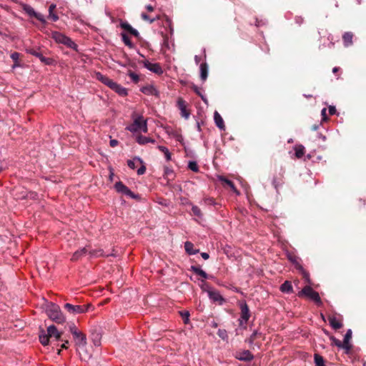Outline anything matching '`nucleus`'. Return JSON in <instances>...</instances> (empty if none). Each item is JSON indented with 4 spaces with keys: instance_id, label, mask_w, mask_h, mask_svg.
Returning <instances> with one entry per match:
<instances>
[{
    "instance_id": "obj_10",
    "label": "nucleus",
    "mask_w": 366,
    "mask_h": 366,
    "mask_svg": "<svg viewBox=\"0 0 366 366\" xmlns=\"http://www.w3.org/2000/svg\"><path fill=\"white\" fill-rule=\"evenodd\" d=\"M177 106L178 109L180 110V114L182 117L185 119H188L190 116V112L187 109V103L181 97L178 98L177 101Z\"/></svg>"
},
{
    "instance_id": "obj_55",
    "label": "nucleus",
    "mask_w": 366,
    "mask_h": 366,
    "mask_svg": "<svg viewBox=\"0 0 366 366\" xmlns=\"http://www.w3.org/2000/svg\"><path fill=\"white\" fill-rule=\"evenodd\" d=\"M200 61H201L200 56H199L197 55L194 56V61H195L196 64H199Z\"/></svg>"
},
{
    "instance_id": "obj_49",
    "label": "nucleus",
    "mask_w": 366,
    "mask_h": 366,
    "mask_svg": "<svg viewBox=\"0 0 366 366\" xmlns=\"http://www.w3.org/2000/svg\"><path fill=\"white\" fill-rule=\"evenodd\" d=\"M145 171H146V167H145V166L142 165L140 168H139L137 169V174L139 175H142V174H144Z\"/></svg>"
},
{
    "instance_id": "obj_5",
    "label": "nucleus",
    "mask_w": 366,
    "mask_h": 366,
    "mask_svg": "<svg viewBox=\"0 0 366 366\" xmlns=\"http://www.w3.org/2000/svg\"><path fill=\"white\" fill-rule=\"evenodd\" d=\"M48 317L58 324H62L65 322L66 318L64 316L60 307L54 303H49L46 309Z\"/></svg>"
},
{
    "instance_id": "obj_59",
    "label": "nucleus",
    "mask_w": 366,
    "mask_h": 366,
    "mask_svg": "<svg viewBox=\"0 0 366 366\" xmlns=\"http://www.w3.org/2000/svg\"><path fill=\"white\" fill-rule=\"evenodd\" d=\"M206 202H207L208 204H214V200L213 199L209 198L206 199Z\"/></svg>"
},
{
    "instance_id": "obj_16",
    "label": "nucleus",
    "mask_w": 366,
    "mask_h": 366,
    "mask_svg": "<svg viewBox=\"0 0 366 366\" xmlns=\"http://www.w3.org/2000/svg\"><path fill=\"white\" fill-rule=\"evenodd\" d=\"M328 320L330 326L335 330L340 329L342 327L341 320L335 316H330Z\"/></svg>"
},
{
    "instance_id": "obj_39",
    "label": "nucleus",
    "mask_w": 366,
    "mask_h": 366,
    "mask_svg": "<svg viewBox=\"0 0 366 366\" xmlns=\"http://www.w3.org/2000/svg\"><path fill=\"white\" fill-rule=\"evenodd\" d=\"M24 11L26 14H28L30 16H34L36 11L30 6H26L24 7Z\"/></svg>"
},
{
    "instance_id": "obj_53",
    "label": "nucleus",
    "mask_w": 366,
    "mask_h": 366,
    "mask_svg": "<svg viewBox=\"0 0 366 366\" xmlns=\"http://www.w3.org/2000/svg\"><path fill=\"white\" fill-rule=\"evenodd\" d=\"M201 256H202V257L204 259H209V254H208V253H207V252H202V253H201Z\"/></svg>"
},
{
    "instance_id": "obj_61",
    "label": "nucleus",
    "mask_w": 366,
    "mask_h": 366,
    "mask_svg": "<svg viewBox=\"0 0 366 366\" xmlns=\"http://www.w3.org/2000/svg\"><path fill=\"white\" fill-rule=\"evenodd\" d=\"M257 335V331H254L250 337H253V339L255 340Z\"/></svg>"
},
{
    "instance_id": "obj_11",
    "label": "nucleus",
    "mask_w": 366,
    "mask_h": 366,
    "mask_svg": "<svg viewBox=\"0 0 366 366\" xmlns=\"http://www.w3.org/2000/svg\"><path fill=\"white\" fill-rule=\"evenodd\" d=\"M26 53L30 54L37 58L39 59V60L44 63L45 64L49 65L51 62V59L49 58L44 57L41 52L39 51L38 49L35 48H28L26 49Z\"/></svg>"
},
{
    "instance_id": "obj_48",
    "label": "nucleus",
    "mask_w": 366,
    "mask_h": 366,
    "mask_svg": "<svg viewBox=\"0 0 366 366\" xmlns=\"http://www.w3.org/2000/svg\"><path fill=\"white\" fill-rule=\"evenodd\" d=\"M131 34L134 35V36L136 37H138L139 34L138 32V31L135 29H134L133 27L131 28V29L129 30V31Z\"/></svg>"
},
{
    "instance_id": "obj_64",
    "label": "nucleus",
    "mask_w": 366,
    "mask_h": 366,
    "mask_svg": "<svg viewBox=\"0 0 366 366\" xmlns=\"http://www.w3.org/2000/svg\"><path fill=\"white\" fill-rule=\"evenodd\" d=\"M211 325H212V327H214V328L217 327V326H218L217 323L216 322H214V321H213L212 322Z\"/></svg>"
},
{
    "instance_id": "obj_26",
    "label": "nucleus",
    "mask_w": 366,
    "mask_h": 366,
    "mask_svg": "<svg viewBox=\"0 0 366 366\" xmlns=\"http://www.w3.org/2000/svg\"><path fill=\"white\" fill-rule=\"evenodd\" d=\"M208 295H209V298L212 299L214 302L223 300V298L221 296V295L217 291H214V290L208 291Z\"/></svg>"
},
{
    "instance_id": "obj_62",
    "label": "nucleus",
    "mask_w": 366,
    "mask_h": 366,
    "mask_svg": "<svg viewBox=\"0 0 366 366\" xmlns=\"http://www.w3.org/2000/svg\"><path fill=\"white\" fill-rule=\"evenodd\" d=\"M319 127H320V125L315 124V125L312 126V130L315 131V130H317L319 129Z\"/></svg>"
},
{
    "instance_id": "obj_52",
    "label": "nucleus",
    "mask_w": 366,
    "mask_h": 366,
    "mask_svg": "<svg viewBox=\"0 0 366 366\" xmlns=\"http://www.w3.org/2000/svg\"><path fill=\"white\" fill-rule=\"evenodd\" d=\"M321 114L322 116V119L323 120H326L327 118V116H326V109L325 108H323L321 111Z\"/></svg>"
},
{
    "instance_id": "obj_3",
    "label": "nucleus",
    "mask_w": 366,
    "mask_h": 366,
    "mask_svg": "<svg viewBox=\"0 0 366 366\" xmlns=\"http://www.w3.org/2000/svg\"><path fill=\"white\" fill-rule=\"evenodd\" d=\"M73 338L81 360L89 359L91 357V355L87 353L85 350L87 344L86 335L79 331L76 335H73Z\"/></svg>"
},
{
    "instance_id": "obj_32",
    "label": "nucleus",
    "mask_w": 366,
    "mask_h": 366,
    "mask_svg": "<svg viewBox=\"0 0 366 366\" xmlns=\"http://www.w3.org/2000/svg\"><path fill=\"white\" fill-rule=\"evenodd\" d=\"M295 155L297 158H301L305 154V147L302 145H297L295 147Z\"/></svg>"
},
{
    "instance_id": "obj_54",
    "label": "nucleus",
    "mask_w": 366,
    "mask_h": 366,
    "mask_svg": "<svg viewBox=\"0 0 366 366\" xmlns=\"http://www.w3.org/2000/svg\"><path fill=\"white\" fill-rule=\"evenodd\" d=\"M55 8H56L55 4H51L49 7V12H53L54 10L55 9Z\"/></svg>"
},
{
    "instance_id": "obj_20",
    "label": "nucleus",
    "mask_w": 366,
    "mask_h": 366,
    "mask_svg": "<svg viewBox=\"0 0 366 366\" xmlns=\"http://www.w3.org/2000/svg\"><path fill=\"white\" fill-rule=\"evenodd\" d=\"M137 142L140 145H144L147 143H154L155 140L147 137L138 135L136 138Z\"/></svg>"
},
{
    "instance_id": "obj_27",
    "label": "nucleus",
    "mask_w": 366,
    "mask_h": 366,
    "mask_svg": "<svg viewBox=\"0 0 366 366\" xmlns=\"http://www.w3.org/2000/svg\"><path fill=\"white\" fill-rule=\"evenodd\" d=\"M158 149L164 154L166 161L169 162L172 159V154L167 147L164 146H158Z\"/></svg>"
},
{
    "instance_id": "obj_56",
    "label": "nucleus",
    "mask_w": 366,
    "mask_h": 366,
    "mask_svg": "<svg viewBox=\"0 0 366 366\" xmlns=\"http://www.w3.org/2000/svg\"><path fill=\"white\" fill-rule=\"evenodd\" d=\"M69 341L68 340H66L61 346V348H64V349H66L67 348V345H69Z\"/></svg>"
},
{
    "instance_id": "obj_33",
    "label": "nucleus",
    "mask_w": 366,
    "mask_h": 366,
    "mask_svg": "<svg viewBox=\"0 0 366 366\" xmlns=\"http://www.w3.org/2000/svg\"><path fill=\"white\" fill-rule=\"evenodd\" d=\"M137 162H139L140 164L142 163V161L141 160L140 158L139 157H135L133 159H131V160H128L127 162V165L129 168L131 169H135L136 168V163Z\"/></svg>"
},
{
    "instance_id": "obj_37",
    "label": "nucleus",
    "mask_w": 366,
    "mask_h": 366,
    "mask_svg": "<svg viewBox=\"0 0 366 366\" xmlns=\"http://www.w3.org/2000/svg\"><path fill=\"white\" fill-rule=\"evenodd\" d=\"M192 213L194 214V215H195L199 218L202 217V213L200 209L197 206H194V205L192 206Z\"/></svg>"
},
{
    "instance_id": "obj_36",
    "label": "nucleus",
    "mask_w": 366,
    "mask_h": 366,
    "mask_svg": "<svg viewBox=\"0 0 366 366\" xmlns=\"http://www.w3.org/2000/svg\"><path fill=\"white\" fill-rule=\"evenodd\" d=\"M180 315L183 318L184 322L185 324L189 323V311H180L179 312Z\"/></svg>"
},
{
    "instance_id": "obj_9",
    "label": "nucleus",
    "mask_w": 366,
    "mask_h": 366,
    "mask_svg": "<svg viewBox=\"0 0 366 366\" xmlns=\"http://www.w3.org/2000/svg\"><path fill=\"white\" fill-rule=\"evenodd\" d=\"M114 188L117 192L125 194L132 199L136 198V195L122 182H118L114 184Z\"/></svg>"
},
{
    "instance_id": "obj_28",
    "label": "nucleus",
    "mask_w": 366,
    "mask_h": 366,
    "mask_svg": "<svg viewBox=\"0 0 366 366\" xmlns=\"http://www.w3.org/2000/svg\"><path fill=\"white\" fill-rule=\"evenodd\" d=\"M191 270L192 272H194L196 274L199 275L200 277H202L204 279H207L208 277L207 274L204 270H202L200 267H199L197 266H192Z\"/></svg>"
},
{
    "instance_id": "obj_35",
    "label": "nucleus",
    "mask_w": 366,
    "mask_h": 366,
    "mask_svg": "<svg viewBox=\"0 0 366 366\" xmlns=\"http://www.w3.org/2000/svg\"><path fill=\"white\" fill-rule=\"evenodd\" d=\"M188 168L194 172H199V167L197 163L194 161L189 162Z\"/></svg>"
},
{
    "instance_id": "obj_30",
    "label": "nucleus",
    "mask_w": 366,
    "mask_h": 366,
    "mask_svg": "<svg viewBox=\"0 0 366 366\" xmlns=\"http://www.w3.org/2000/svg\"><path fill=\"white\" fill-rule=\"evenodd\" d=\"M314 360L315 366H325L323 357L319 354H315Z\"/></svg>"
},
{
    "instance_id": "obj_6",
    "label": "nucleus",
    "mask_w": 366,
    "mask_h": 366,
    "mask_svg": "<svg viewBox=\"0 0 366 366\" xmlns=\"http://www.w3.org/2000/svg\"><path fill=\"white\" fill-rule=\"evenodd\" d=\"M51 37L56 43L66 45L69 48L76 49L77 47L76 44L69 37L59 31H53Z\"/></svg>"
},
{
    "instance_id": "obj_21",
    "label": "nucleus",
    "mask_w": 366,
    "mask_h": 366,
    "mask_svg": "<svg viewBox=\"0 0 366 366\" xmlns=\"http://www.w3.org/2000/svg\"><path fill=\"white\" fill-rule=\"evenodd\" d=\"M353 34L352 32H345L342 36L344 45L347 47L352 44Z\"/></svg>"
},
{
    "instance_id": "obj_29",
    "label": "nucleus",
    "mask_w": 366,
    "mask_h": 366,
    "mask_svg": "<svg viewBox=\"0 0 366 366\" xmlns=\"http://www.w3.org/2000/svg\"><path fill=\"white\" fill-rule=\"evenodd\" d=\"M280 290L282 292L291 293L292 292V286L290 282L285 281L281 286Z\"/></svg>"
},
{
    "instance_id": "obj_22",
    "label": "nucleus",
    "mask_w": 366,
    "mask_h": 366,
    "mask_svg": "<svg viewBox=\"0 0 366 366\" xmlns=\"http://www.w3.org/2000/svg\"><path fill=\"white\" fill-rule=\"evenodd\" d=\"M184 249L189 254H196L199 252V249H194V244L191 242H186L184 243Z\"/></svg>"
},
{
    "instance_id": "obj_42",
    "label": "nucleus",
    "mask_w": 366,
    "mask_h": 366,
    "mask_svg": "<svg viewBox=\"0 0 366 366\" xmlns=\"http://www.w3.org/2000/svg\"><path fill=\"white\" fill-rule=\"evenodd\" d=\"M128 74L134 83H137L139 81V77L138 74L131 71H129Z\"/></svg>"
},
{
    "instance_id": "obj_4",
    "label": "nucleus",
    "mask_w": 366,
    "mask_h": 366,
    "mask_svg": "<svg viewBox=\"0 0 366 366\" xmlns=\"http://www.w3.org/2000/svg\"><path fill=\"white\" fill-rule=\"evenodd\" d=\"M96 77L99 81H102L103 84L108 86L113 91L119 94L120 96L124 97L127 94V91L124 87L113 81L109 77L103 75L100 72H97L96 74Z\"/></svg>"
},
{
    "instance_id": "obj_46",
    "label": "nucleus",
    "mask_w": 366,
    "mask_h": 366,
    "mask_svg": "<svg viewBox=\"0 0 366 366\" xmlns=\"http://www.w3.org/2000/svg\"><path fill=\"white\" fill-rule=\"evenodd\" d=\"M53 21H56L59 19V16L57 14L53 12H49V16Z\"/></svg>"
},
{
    "instance_id": "obj_24",
    "label": "nucleus",
    "mask_w": 366,
    "mask_h": 366,
    "mask_svg": "<svg viewBox=\"0 0 366 366\" xmlns=\"http://www.w3.org/2000/svg\"><path fill=\"white\" fill-rule=\"evenodd\" d=\"M219 179L226 185H227L229 187L231 188L232 191H234L236 194H239V192L237 190L234 183L230 181L229 179L225 178L224 177L220 176L219 177Z\"/></svg>"
},
{
    "instance_id": "obj_23",
    "label": "nucleus",
    "mask_w": 366,
    "mask_h": 366,
    "mask_svg": "<svg viewBox=\"0 0 366 366\" xmlns=\"http://www.w3.org/2000/svg\"><path fill=\"white\" fill-rule=\"evenodd\" d=\"M200 69V78L202 81H205L208 74V65L207 63H202L199 66Z\"/></svg>"
},
{
    "instance_id": "obj_18",
    "label": "nucleus",
    "mask_w": 366,
    "mask_h": 366,
    "mask_svg": "<svg viewBox=\"0 0 366 366\" xmlns=\"http://www.w3.org/2000/svg\"><path fill=\"white\" fill-rule=\"evenodd\" d=\"M352 338V330H348L346 332V334L345 335V337H344V340H343V349H345L347 352H348L350 348H351V346L350 345V340H351Z\"/></svg>"
},
{
    "instance_id": "obj_51",
    "label": "nucleus",
    "mask_w": 366,
    "mask_h": 366,
    "mask_svg": "<svg viewBox=\"0 0 366 366\" xmlns=\"http://www.w3.org/2000/svg\"><path fill=\"white\" fill-rule=\"evenodd\" d=\"M109 144L112 147H114L118 144V141L116 139H111Z\"/></svg>"
},
{
    "instance_id": "obj_15",
    "label": "nucleus",
    "mask_w": 366,
    "mask_h": 366,
    "mask_svg": "<svg viewBox=\"0 0 366 366\" xmlns=\"http://www.w3.org/2000/svg\"><path fill=\"white\" fill-rule=\"evenodd\" d=\"M236 358L241 361H250L254 356L249 350H244L236 355Z\"/></svg>"
},
{
    "instance_id": "obj_60",
    "label": "nucleus",
    "mask_w": 366,
    "mask_h": 366,
    "mask_svg": "<svg viewBox=\"0 0 366 366\" xmlns=\"http://www.w3.org/2000/svg\"><path fill=\"white\" fill-rule=\"evenodd\" d=\"M93 341H94V344L95 346H99L100 345V341H99V339L94 340Z\"/></svg>"
},
{
    "instance_id": "obj_40",
    "label": "nucleus",
    "mask_w": 366,
    "mask_h": 366,
    "mask_svg": "<svg viewBox=\"0 0 366 366\" xmlns=\"http://www.w3.org/2000/svg\"><path fill=\"white\" fill-rule=\"evenodd\" d=\"M69 330L70 332L72 334V335H76V333L80 331L77 329L74 323H70L69 325Z\"/></svg>"
},
{
    "instance_id": "obj_12",
    "label": "nucleus",
    "mask_w": 366,
    "mask_h": 366,
    "mask_svg": "<svg viewBox=\"0 0 366 366\" xmlns=\"http://www.w3.org/2000/svg\"><path fill=\"white\" fill-rule=\"evenodd\" d=\"M249 317L250 314L247 305L246 303L241 305V316L239 319L240 325L246 324Z\"/></svg>"
},
{
    "instance_id": "obj_1",
    "label": "nucleus",
    "mask_w": 366,
    "mask_h": 366,
    "mask_svg": "<svg viewBox=\"0 0 366 366\" xmlns=\"http://www.w3.org/2000/svg\"><path fill=\"white\" fill-rule=\"evenodd\" d=\"M89 254L90 257L115 256L114 254H106L102 249H91L89 247H83L76 251L71 258V261H77L82 257Z\"/></svg>"
},
{
    "instance_id": "obj_63",
    "label": "nucleus",
    "mask_w": 366,
    "mask_h": 366,
    "mask_svg": "<svg viewBox=\"0 0 366 366\" xmlns=\"http://www.w3.org/2000/svg\"><path fill=\"white\" fill-rule=\"evenodd\" d=\"M254 341V340L253 339V337H250L249 338V340H248V342H249L250 345L253 344Z\"/></svg>"
},
{
    "instance_id": "obj_44",
    "label": "nucleus",
    "mask_w": 366,
    "mask_h": 366,
    "mask_svg": "<svg viewBox=\"0 0 366 366\" xmlns=\"http://www.w3.org/2000/svg\"><path fill=\"white\" fill-rule=\"evenodd\" d=\"M34 17L37 19L39 21H40L42 24H46V19L44 18V16L41 14V13L36 12Z\"/></svg>"
},
{
    "instance_id": "obj_17",
    "label": "nucleus",
    "mask_w": 366,
    "mask_h": 366,
    "mask_svg": "<svg viewBox=\"0 0 366 366\" xmlns=\"http://www.w3.org/2000/svg\"><path fill=\"white\" fill-rule=\"evenodd\" d=\"M141 92L147 95L158 96V94H159L158 91L152 85H148V86H143L141 89Z\"/></svg>"
},
{
    "instance_id": "obj_43",
    "label": "nucleus",
    "mask_w": 366,
    "mask_h": 366,
    "mask_svg": "<svg viewBox=\"0 0 366 366\" xmlns=\"http://www.w3.org/2000/svg\"><path fill=\"white\" fill-rule=\"evenodd\" d=\"M120 26L124 29V30H127V31H129L131 28L132 27L129 23L127 21H121L120 22Z\"/></svg>"
},
{
    "instance_id": "obj_14",
    "label": "nucleus",
    "mask_w": 366,
    "mask_h": 366,
    "mask_svg": "<svg viewBox=\"0 0 366 366\" xmlns=\"http://www.w3.org/2000/svg\"><path fill=\"white\" fill-rule=\"evenodd\" d=\"M47 333L50 338H54L55 340H59L61 339V332H59L54 325L48 327Z\"/></svg>"
},
{
    "instance_id": "obj_50",
    "label": "nucleus",
    "mask_w": 366,
    "mask_h": 366,
    "mask_svg": "<svg viewBox=\"0 0 366 366\" xmlns=\"http://www.w3.org/2000/svg\"><path fill=\"white\" fill-rule=\"evenodd\" d=\"M328 110L330 115H334L336 113V109L334 106H330Z\"/></svg>"
},
{
    "instance_id": "obj_19",
    "label": "nucleus",
    "mask_w": 366,
    "mask_h": 366,
    "mask_svg": "<svg viewBox=\"0 0 366 366\" xmlns=\"http://www.w3.org/2000/svg\"><path fill=\"white\" fill-rule=\"evenodd\" d=\"M214 120L216 126L221 130H224L225 126L221 115L216 111L214 114Z\"/></svg>"
},
{
    "instance_id": "obj_45",
    "label": "nucleus",
    "mask_w": 366,
    "mask_h": 366,
    "mask_svg": "<svg viewBox=\"0 0 366 366\" xmlns=\"http://www.w3.org/2000/svg\"><path fill=\"white\" fill-rule=\"evenodd\" d=\"M141 17L142 18V19H144V21H147L149 23H152L155 20V19H150L149 16L145 13H142L141 14Z\"/></svg>"
},
{
    "instance_id": "obj_25",
    "label": "nucleus",
    "mask_w": 366,
    "mask_h": 366,
    "mask_svg": "<svg viewBox=\"0 0 366 366\" xmlns=\"http://www.w3.org/2000/svg\"><path fill=\"white\" fill-rule=\"evenodd\" d=\"M283 174H280V177H274L272 179V185L276 189L277 192H278L279 187L283 184Z\"/></svg>"
},
{
    "instance_id": "obj_7",
    "label": "nucleus",
    "mask_w": 366,
    "mask_h": 366,
    "mask_svg": "<svg viewBox=\"0 0 366 366\" xmlns=\"http://www.w3.org/2000/svg\"><path fill=\"white\" fill-rule=\"evenodd\" d=\"M299 297L305 296L314 301L319 306L322 304L319 293L315 291L310 286H305L298 294Z\"/></svg>"
},
{
    "instance_id": "obj_47",
    "label": "nucleus",
    "mask_w": 366,
    "mask_h": 366,
    "mask_svg": "<svg viewBox=\"0 0 366 366\" xmlns=\"http://www.w3.org/2000/svg\"><path fill=\"white\" fill-rule=\"evenodd\" d=\"M19 57V54L17 52H14L11 54V58L15 61L17 62Z\"/></svg>"
},
{
    "instance_id": "obj_41",
    "label": "nucleus",
    "mask_w": 366,
    "mask_h": 366,
    "mask_svg": "<svg viewBox=\"0 0 366 366\" xmlns=\"http://www.w3.org/2000/svg\"><path fill=\"white\" fill-rule=\"evenodd\" d=\"M217 335H219V337L220 338H222V340H226L227 339L228 336H227V332L225 330H222V329H219L217 332Z\"/></svg>"
},
{
    "instance_id": "obj_13",
    "label": "nucleus",
    "mask_w": 366,
    "mask_h": 366,
    "mask_svg": "<svg viewBox=\"0 0 366 366\" xmlns=\"http://www.w3.org/2000/svg\"><path fill=\"white\" fill-rule=\"evenodd\" d=\"M144 66L148 70H149L155 74H161L163 73V70H162L161 66L157 63H152L147 60V61H144Z\"/></svg>"
},
{
    "instance_id": "obj_2",
    "label": "nucleus",
    "mask_w": 366,
    "mask_h": 366,
    "mask_svg": "<svg viewBox=\"0 0 366 366\" xmlns=\"http://www.w3.org/2000/svg\"><path fill=\"white\" fill-rule=\"evenodd\" d=\"M133 122L126 127V129L132 133L142 132L147 133L148 132L147 120L142 115L135 113L132 114Z\"/></svg>"
},
{
    "instance_id": "obj_34",
    "label": "nucleus",
    "mask_w": 366,
    "mask_h": 366,
    "mask_svg": "<svg viewBox=\"0 0 366 366\" xmlns=\"http://www.w3.org/2000/svg\"><path fill=\"white\" fill-rule=\"evenodd\" d=\"M122 41L127 46H128L129 48L133 47L134 45H133L132 42L131 41V40L129 39V38L128 37V36L126 34L122 33Z\"/></svg>"
},
{
    "instance_id": "obj_31",
    "label": "nucleus",
    "mask_w": 366,
    "mask_h": 366,
    "mask_svg": "<svg viewBox=\"0 0 366 366\" xmlns=\"http://www.w3.org/2000/svg\"><path fill=\"white\" fill-rule=\"evenodd\" d=\"M49 336L47 334H45V333H41L39 335V341L40 342L44 345V346H46V345H49Z\"/></svg>"
},
{
    "instance_id": "obj_58",
    "label": "nucleus",
    "mask_w": 366,
    "mask_h": 366,
    "mask_svg": "<svg viewBox=\"0 0 366 366\" xmlns=\"http://www.w3.org/2000/svg\"><path fill=\"white\" fill-rule=\"evenodd\" d=\"M146 9L149 11H154V7L152 5H147L146 6Z\"/></svg>"
},
{
    "instance_id": "obj_57",
    "label": "nucleus",
    "mask_w": 366,
    "mask_h": 366,
    "mask_svg": "<svg viewBox=\"0 0 366 366\" xmlns=\"http://www.w3.org/2000/svg\"><path fill=\"white\" fill-rule=\"evenodd\" d=\"M194 91H195V92H196L199 95V96H201L202 99L204 102H207V99H204V97H203V96H202V95L200 94V93L198 92L197 87H195V88H194Z\"/></svg>"
},
{
    "instance_id": "obj_8",
    "label": "nucleus",
    "mask_w": 366,
    "mask_h": 366,
    "mask_svg": "<svg viewBox=\"0 0 366 366\" xmlns=\"http://www.w3.org/2000/svg\"><path fill=\"white\" fill-rule=\"evenodd\" d=\"M91 306L89 305H73L69 303H66L64 305V308L67 310V311L71 314H81L88 311L89 308Z\"/></svg>"
},
{
    "instance_id": "obj_38",
    "label": "nucleus",
    "mask_w": 366,
    "mask_h": 366,
    "mask_svg": "<svg viewBox=\"0 0 366 366\" xmlns=\"http://www.w3.org/2000/svg\"><path fill=\"white\" fill-rule=\"evenodd\" d=\"M330 338L332 340L333 345H336L339 348L343 349V344L340 340H337L334 336H330Z\"/></svg>"
}]
</instances>
